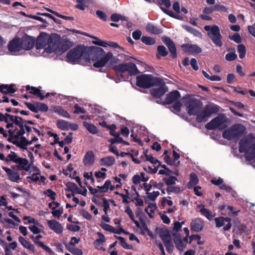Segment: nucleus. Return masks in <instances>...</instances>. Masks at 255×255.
<instances>
[{
    "label": "nucleus",
    "instance_id": "nucleus-1",
    "mask_svg": "<svg viewBox=\"0 0 255 255\" xmlns=\"http://www.w3.org/2000/svg\"><path fill=\"white\" fill-rule=\"evenodd\" d=\"M86 59L95 61L93 66L96 68H102L113 57L112 53L109 52L106 54L104 50L97 46H86Z\"/></svg>",
    "mask_w": 255,
    "mask_h": 255
},
{
    "label": "nucleus",
    "instance_id": "nucleus-2",
    "mask_svg": "<svg viewBox=\"0 0 255 255\" xmlns=\"http://www.w3.org/2000/svg\"><path fill=\"white\" fill-rule=\"evenodd\" d=\"M51 49L50 53L55 52L58 54L66 52L73 46V42L67 38L62 39L58 34L55 35L54 39H51Z\"/></svg>",
    "mask_w": 255,
    "mask_h": 255
},
{
    "label": "nucleus",
    "instance_id": "nucleus-3",
    "mask_svg": "<svg viewBox=\"0 0 255 255\" xmlns=\"http://www.w3.org/2000/svg\"><path fill=\"white\" fill-rule=\"evenodd\" d=\"M163 83V80L151 75L142 74L136 77V85L140 88H149Z\"/></svg>",
    "mask_w": 255,
    "mask_h": 255
},
{
    "label": "nucleus",
    "instance_id": "nucleus-4",
    "mask_svg": "<svg viewBox=\"0 0 255 255\" xmlns=\"http://www.w3.org/2000/svg\"><path fill=\"white\" fill-rule=\"evenodd\" d=\"M86 46L79 45L68 52L66 58L68 62L75 64L79 62L82 57L86 59Z\"/></svg>",
    "mask_w": 255,
    "mask_h": 255
},
{
    "label": "nucleus",
    "instance_id": "nucleus-5",
    "mask_svg": "<svg viewBox=\"0 0 255 255\" xmlns=\"http://www.w3.org/2000/svg\"><path fill=\"white\" fill-rule=\"evenodd\" d=\"M113 70L116 72L118 76L122 77V74L128 72L130 76H134L139 73L135 64L132 62L115 65L113 66Z\"/></svg>",
    "mask_w": 255,
    "mask_h": 255
},
{
    "label": "nucleus",
    "instance_id": "nucleus-6",
    "mask_svg": "<svg viewBox=\"0 0 255 255\" xmlns=\"http://www.w3.org/2000/svg\"><path fill=\"white\" fill-rule=\"evenodd\" d=\"M245 131V128L243 125H234L223 132L222 137L228 140L237 139L242 136Z\"/></svg>",
    "mask_w": 255,
    "mask_h": 255
},
{
    "label": "nucleus",
    "instance_id": "nucleus-7",
    "mask_svg": "<svg viewBox=\"0 0 255 255\" xmlns=\"http://www.w3.org/2000/svg\"><path fill=\"white\" fill-rule=\"evenodd\" d=\"M204 29L208 32L209 37L217 47H221L223 45L222 36L218 26L216 25H206L204 26Z\"/></svg>",
    "mask_w": 255,
    "mask_h": 255
},
{
    "label": "nucleus",
    "instance_id": "nucleus-8",
    "mask_svg": "<svg viewBox=\"0 0 255 255\" xmlns=\"http://www.w3.org/2000/svg\"><path fill=\"white\" fill-rule=\"evenodd\" d=\"M55 35L49 36L48 34L45 32H42L40 33L39 35L37 38V41L35 45L37 49H40L45 48L46 51L48 53H50V50L51 49V39H54Z\"/></svg>",
    "mask_w": 255,
    "mask_h": 255
},
{
    "label": "nucleus",
    "instance_id": "nucleus-9",
    "mask_svg": "<svg viewBox=\"0 0 255 255\" xmlns=\"http://www.w3.org/2000/svg\"><path fill=\"white\" fill-rule=\"evenodd\" d=\"M219 111L220 107L217 105H206L204 108L196 115V121L201 123L206 118L210 117L212 114H217Z\"/></svg>",
    "mask_w": 255,
    "mask_h": 255
},
{
    "label": "nucleus",
    "instance_id": "nucleus-10",
    "mask_svg": "<svg viewBox=\"0 0 255 255\" xmlns=\"http://www.w3.org/2000/svg\"><path fill=\"white\" fill-rule=\"evenodd\" d=\"M219 111L220 107L217 105H206L204 108L196 115V121L201 123L206 118L210 117L212 114H217Z\"/></svg>",
    "mask_w": 255,
    "mask_h": 255
},
{
    "label": "nucleus",
    "instance_id": "nucleus-11",
    "mask_svg": "<svg viewBox=\"0 0 255 255\" xmlns=\"http://www.w3.org/2000/svg\"><path fill=\"white\" fill-rule=\"evenodd\" d=\"M219 111L220 107L217 105H206L204 108L196 115V121L201 123L206 118L210 117L212 114H217Z\"/></svg>",
    "mask_w": 255,
    "mask_h": 255
},
{
    "label": "nucleus",
    "instance_id": "nucleus-12",
    "mask_svg": "<svg viewBox=\"0 0 255 255\" xmlns=\"http://www.w3.org/2000/svg\"><path fill=\"white\" fill-rule=\"evenodd\" d=\"M203 106L202 102L199 100L195 98H190L188 105L186 107V110L189 115H196Z\"/></svg>",
    "mask_w": 255,
    "mask_h": 255
},
{
    "label": "nucleus",
    "instance_id": "nucleus-13",
    "mask_svg": "<svg viewBox=\"0 0 255 255\" xmlns=\"http://www.w3.org/2000/svg\"><path fill=\"white\" fill-rule=\"evenodd\" d=\"M227 118L224 114H220L212 119L205 125V128L208 130H214L219 128L221 126L226 123Z\"/></svg>",
    "mask_w": 255,
    "mask_h": 255
},
{
    "label": "nucleus",
    "instance_id": "nucleus-14",
    "mask_svg": "<svg viewBox=\"0 0 255 255\" xmlns=\"http://www.w3.org/2000/svg\"><path fill=\"white\" fill-rule=\"evenodd\" d=\"M255 142V140L252 138L248 137H244L239 141V152L246 154L250 150Z\"/></svg>",
    "mask_w": 255,
    "mask_h": 255
},
{
    "label": "nucleus",
    "instance_id": "nucleus-15",
    "mask_svg": "<svg viewBox=\"0 0 255 255\" xmlns=\"http://www.w3.org/2000/svg\"><path fill=\"white\" fill-rule=\"evenodd\" d=\"M162 42L168 47L171 56L173 59H175L177 57V49L174 42L168 37L164 36L162 38Z\"/></svg>",
    "mask_w": 255,
    "mask_h": 255
},
{
    "label": "nucleus",
    "instance_id": "nucleus-16",
    "mask_svg": "<svg viewBox=\"0 0 255 255\" xmlns=\"http://www.w3.org/2000/svg\"><path fill=\"white\" fill-rule=\"evenodd\" d=\"M15 163L17 165H13L11 167L14 169H16V170H23L28 171L30 168V164L29 163L28 159L25 158L19 157Z\"/></svg>",
    "mask_w": 255,
    "mask_h": 255
},
{
    "label": "nucleus",
    "instance_id": "nucleus-17",
    "mask_svg": "<svg viewBox=\"0 0 255 255\" xmlns=\"http://www.w3.org/2000/svg\"><path fill=\"white\" fill-rule=\"evenodd\" d=\"M204 226L205 222L201 218H193L190 223L191 230L195 232H199L202 231Z\"/></svg>",
    "mask_w": 255,
    "mask_h": 255
},
{
    "label": "nucleus",
    "instance_id": "nucleus-18",
    "mask_svg": "<svg viewBox=\"0 0 255 255\" xmlns=\"http://www.w3.org/2000/svg\"><path fill=\"white\" fill-rule=\"evenodd\" d=\"M22 49L29 50L31 49L35 43V38L28 35L20 38Z\"/></svg>",
    "mask_w": 255,
    "mask_h": 255
},
{
    "label": "nucleus",
    "instance_id": "nucleus-19",
    "mask_svg": "<svg viewBox=\"0 0 255 255\" xmlns=\"http://www.w3.org/2000/svg\"><path fill=\"white\" fill-rule=\"evenodd\" d=\"M7 48L11 52L20 51L22 49L20 38L18 37L13 38L9 42Z\"/></svg>",
    "mask_w": 255,
    "mask_h": 255
},
{
    "label": "nucleus",
    "instance_id": "nucleus-20",
    "mask_svg": "<svg viewBox=\"0 0 255 255\" xmlns=\"http://www.w3.org/2000/svg\"><path fill=\"white\" fill-rule=\"evenodd\" d=\"M160 87L153 88L151 90V95L156 99H160V98L167 92V88L166 87L164 82L159 85Z\"/></svg>",
    "mask_w": 255,
    "mask_h": 255
},
{
    "label": "nucleus",
    "instance_id": "nucleus-21",
    "mask_svg": "<svg viewBox=\"0 0 255 255\" xmlns=\"http://www.w3.org/2000/svg\"><path fill=\"white\" fill-rule=\"evenodd\" d=\"M181 47L185 52L190 54H199L202 51V49L196 44H183Z\"/></svg>",
    "mask_w": 255,
    "mask_h": 255
},
{
    "label": "nucleus",
    "instance_id": "nucleus-22",
    "mask_svg": "<svg viewBox=\"0 0 255 255\" xmlns=\"http://www.w3.org/2000/svg\"><path fill=\"white\" fill-rule=\"evenodd\" d=\"M181 97V95L178 91H172L166 95L165 101L163 102V105H170L177 101Z\"/></svg>",
    "mask_w": 255,
    "mask_h": 255
},
{
    "label": "nucleus",
    "instance_id": "nucleus-23",
    "mask_svg": "<svg viewBox=\"0 0 255 255\" xmlns=\"http://www.w3.org/2000/svg\"><path fill=\"white\" fill-rule=\"evenodd\" d=\"M2 169L6 173L9 180L13 182H18L19 180L20 179L18 172L17 171H14L11 169L4 166L2 167Z\"/></svg>",
    "mask_w": 255,
    "mask_h": 255
},
{
    "label": "nucleus",
    "instance_id": "nucleus-24",
    "mask_svg": "<svg viewBox=\"0 0 255 255\" xmlns=\"http://www.w3.org/2000/svg\"><path fill=\"white\" fill-rule=\"evenodd\" d=\"M47 224L49 228L58 234L63 232V227L61 224L55 220H48Z\"/></svg>",
    "mask_w": 255,
    "mask_h": 255
},
{
    "label": "nucleus",
    "instance_id": "nucleus-25",
    "mask_svg": "<svg viewBox=\"0 0 255 255\" xmlns=\"http://www.w3.org/2000/svg\"><path fill=\"white\" fill-rule=\"evenodd\" d=\"M29 238L35 244H37L38 246L42 248L49 254H51L53 253L52 250L49 247L45 245L43 242L39 241L40 239L42 238V236L41 235H37L35 237L33 235H30L29 236Z\"/></svg>",
    "mask_w": 255,
    "mask_h": 255
},
{
    "label": "nucleus",
    "instance_id": "nucleus-26",
    "mask_svg": "<svg viewBox=\"0 0 255 255\" xmlns=\"http://www.w3.org/2000/svg\"><path fill=\"white\" fill-rule=\"evenodd\" d=\"M173 242L175 245L176 248L181 251H183L185 248L186 245L184 244L183 240L181 239V237L179 233L172 234Z\"/></svg>",
    "mask_w": 255,
    "mask_h": 255
},
{
    "label": "nucleus",
    "instance_id": "nucleus-27",
    "mask_svg": "<svg viewBox=\"0 0 255 255\" xmlns=\"http://www.w3.org/2000/svg\"><path fill=\"white\" fill-rule=\"evenodd\" d=\"M83 163L85 166L92 165L94 163V154L92 151H88L83 158Z\"/></svg>",
    "mask_w": 255,
    "mask_h": 255
},
{
    "label": "nucleus",
    "instance_id": "nucleus-28",
    "mask_svg": "<svg viewBox=\"0 0 255 255\" xmlns=\"http://www.w3.org/2000/svg\"><path fill=\"white\" fill-rule=\"evenodd\" d=\"M51 110L61 117L68 119H70L71 117L68 112L60 106H53L51 107Z\"/></svg>",
    "mask_w": 255,
    "mask_h": 255
},
{
    "label": "nucleus",
    "instance_id": "nucleus-29",
    "mask_svg": "<svg viewBox=\"0 0 255 255\" xmlns=\"http://www.w3.org/2000/svg\"><path fill=\"white\" fill-rule=\"evenodd\" d=\"M14 85L1 84L0 85V92L3 94H11L15 92L16 90L13 88Z\"/></svg>",
    "mask_w": 255,
    "mask_h": 255
},
{
    "label": "nucleus",
    "instance_id": "nucleus-30",
    "mask_svg": "<svg viewBox=\"0 0 255 255\" xmlns=\"http://www.w3.org/2000/svg\"><path fill=\"white\" fill-rule=\"evenodd\" d=\"M146 30L148 32L155 35L160 34L162 32V29L159 27L149 23L146 26Z\"/></svg>",
    "mask_w": 255,
    "mask_h": 255
},
{
    "label": "nucleus",
    "instance_id": "nucleus-31",
    "mask_svg": "<svg viewBox=\"0 0 255 255\" xmlns=\"http://www.w3.org/2000/svg\"><path fill=\"white\" fill-rule=\"evenodd\" d=\"M197 207L200 209L199 212L201 214L206 217L209 220H212L213 217L214 216V215H213L211 211L205 208V206L204 204H199L197 206Z\"/></svg>",
    "mask_w": 255,
    "mask_h": 255
},
{
    "label": "nucleus",
    "instance_id": "nucleus-32",
    "mask_svg": "<svg viewBox=\"0 0 255 255\" xmlns=\"http://www.w3.org/2000/svg\"><path fill=\"white\" fill-rule=\"evenodd\" d=\"M115 162V158L112 156L102 158L100 160V164L101 166H111L114 164Z\"/></svg>",
    "mask_w": 255,
    "mask_h": 255
},
{
    "label": "nucleus",
    "instance_id": "nucleus-33",
    "mask_svg": "<svg viewBox=\"0 0 255 255\" xmlns=\"http://www.w3.org/2000/svg\"><path fill=\"white\" fill-rule=\"evenodd\" d=\"M15 145L21 149H24V150H27V146L28 145H30L32 144V141L28 140L25 137H24L23 135L22 137H21V140L20 141L18 142H14Z\"/></svg>",
    "mask_w": 255,
    "mask_h": 255
},
{
    "label": "nucleus",
    "instance_id": "nucleus-34",
    "mask_svg": "<svg viewBox=\"0 0 255 255\" xmlns=\"http://www.w3.org/2000/svg\"><path fill=\"white\" fill-rule=\"evenodd\" d=\"M25 88L27 91H29V93L35 96H38L41 100H43L44 99V95L41 93L39 88L29 85H27Z\"/></svg>",
    "mask_w": 255,
    "mask_h": 255
},
{
    "label": "nucleus",
    "instance_id": "nucleus-35",
    "mask_svg": "<svg viewBox=\"0 0 255 255\" xmlns=\"http://www.w3.org/2000/svg\"><path fill=\"white\" fill-rule=\"evenodd\" d=\"M18 241L19 243L26 249L29 251L34 253L35 251V248L33 245L30 244V242L27 241L22 236L18 237Z\"/></svg>",
    "mask_w": 255,
    "mask_h": 255
},
{
    "label": "nucleus",
    "instance_id": "nucleus-36",
    "mask_svg": "<svg viewBox=\"0 0 255 255\" xmlns=\"http://www.w3.org/2000/svg\"><path fill=\"white\" fill-rule=\"evenodd\" d=\"M199 179L197 175L192 172L190 174V181L187 184V187L189 189H192L193 186L198 183Z\"/></svg>",
    "mask_w": 255,
    "mask_h": 255
},
{
    "label": "nucleus",
    "instance_id": "nucleus-37",
    "mask_svg": "<svg viewBox=\"0 0 255 255\" xmlns=\"http://www.w3.org/2000/svg\"><path fill=\"white\" fill-rule=\"evenodd\" d=\"M56 125L57 128L59 129L65 130H68L70 128L71 124L69 122L65 121L63 120H58L57 121Z\"/></svg>",
    "mask_w": 255,
    "mask_h": 255
},
{
    "label": "nucleus",
    "instance_id": "nucleus-38",
    "mask_svg": "<svg viewBox=\"0 0 255 255\" xmlns=\"http://www.w3.org/2000/svg\"><path fill=\"white\" fill-rule=\"evenodd\" d=\"M159 235L163 242L172 239L170 232L167 229L163 230L160 229L159 232Z\"/></svg>",
    "mask_w": 255,
    "mask_h": 255
},
{
    "label": "nucleus",
    "instance_id": "nucleus-39",
    "mask_svg": "<svg viewBox=\"0 0 255 255\" xmlns=\"http://www.w3.org/2000/svg\"><path fill=\"white\" fill-rule=\"evenodd\" d=\"M83 125L84 126V127L86 128L90 133L93 134L97 133L98 130L97 127L95 125L89 123L87 122H84L83 123Z\"/></svg>",
    "mask_w": 255,
    "mask_h": 255
},
{
    "label": "nucleus",
    "instance_id": "nucleus-40",
    "mask_svg": "<svg viewBox=\"0 0 255 255\" xmlns=\"http://www.w3.org/2000/svg\"><path fill=\"white\" fill-rule=\"evenodd\" d=\"M157 51L158 54H156V58L157 59H160V56L165 57L168 54V52L166 47L163 45L158 46L157 47Z\"/></svg>",
    "mask_w": 255,
    "mask_h": 255
},
{
    "label": "nucleus",
    "instance_id": "nucleus-41",
    "mask_svg": "<svg viewBox=\"0 0 255 255\" xmlns=\"http://www.w3.org/2000/svg\"><path fill=\"white\" fill-rule=\"evenodd\" d=\"M139 221L142 225V228L143 230V231L141 230L140 232V234L142 235H145L144 231H146L147 232V234L148 236H149L150 237H153V234L148 229L147 225H146V223L143 221V220L142 218H139Z\"/></svg>",
    "mask_w": 255,
    "mask_h": 255
},
{
    "label": "nucleus",
    "instance_id": "nucleus-42",
    "mask_svg": "<svg viewBox=\"0 0 255 255\" xmlns=\"http://www.w3.org/2000/svg\"><path fill=\"white\" fill-rule=\"evenodd\" d=\"M182 27L187 32L192 34L196 37H200L201 33L200 31L188 25H183Z\"/></svg>",
    "mask_w": 255,
    "mask_h": 255
},
{
    "label": "nucleus",
    "instance_id": "nucleus-43",
    "mask_svg": "<svg viewBox=\"0 0 255 255\" xmlns=\"http://www.w3.org/2000/svg\"><path fill=\"white\" fill-rule=\"evenodd\" d=\"M157 206L155 203H150L148 205L147 208L145 209V211L148 214L150 218L153 217L152 214L154 213V211L156 209Z\"/></svg>",
    "mask_w": 255,
    "mask_h": 255
},
{
    "label": "nucleus",
    "instance_id": "nucleus-44",
    "mask_svg": "<svg viewBox=\"0 0 255 255\" xmlns=\"http://www.w3.org/2000/svg\"><path fill=\"white\" fill-rule=\"evenodd\" d=\"M144 154L146 157V160L149 161L153 164L154 166L158 164V166H160V162L157 159L154 158L152 155L147 154V150L144 151Z\"/></svg>",
    "mask_w": 255,
    "mask_h": 255
},
{
    "label": "nucleus",
    "instance_id": "nucleus-45",
    "mask_svg": "<svg viewBox=\"0 0 255 255\" xmlns=\"http://www.w3.org/2000/svg\"><path fill=\"white\" fill-rule=\"evenodd\" d=\"M245 157L248 161H251L255 158V142L250 150L246 154Z\"/></svg>",
    "mask_w": 255,
    "mask_h": 255
},
{
    "label": "nucleus",
    "instance_id": "nucleus-46",
    "mask_svg": "<svg viewBox=\"0 0 255 255\" xmlns=\"http://www.w3.org/2000/svg\"><path fill=\"white\" fill-rule=\"evenodd\" d=\"M2 224H4L3 227L5 228H14L16 226V224L12 220L7 218H3Z\"/></svg>",
    "mask_w": 255,
    "mask_h": 255
},
{
    "label": "nucleus",
    "instance_id": "nucleus-47",
    "mask_svg": "<svg viewBox=\"0 0 255 255\" xmlns=\"http://www.w3.org/2000/svg\"><path fill=\"white\" fill-rule=\"evenodd\" d=\"M141 40L143 43L148 45H152L156 42L154 38L146 36H143L141 38Z\"/></svg>",
    "mask_w": 255,
    "mask_h": 255
},
{
    "label": "nucleus",
    "instance_id": "nucleus-48",
    "mask_svg": "<svg viewBox=\"0 0 255 255\" xmlns=\"http://www.w3.org/2000/svg\"><path fill=\"white\" fill-rule=\"evenodd\" d=\"M100 226L104 230H106V231H109L111 233H116V234H121V232L120 231H117L115 228L112 226H111L110 225H109V224H105V223H103V224H101L100 225Z\"/></svg>",
    "mask_w": 255,
    "mask_h": 255
},
{
    "label": "nucleus",
    "instance_id": "nucleus-49",
    "mask_svg": "<svg viewBox=\"0 0 255 255\" xmlns=\"http://www.w3.org/2000/svg\"><path fill=\"white\" fill-rule=\"evenodd\" d=\"M237 51L239 53V57L241 59H243L245 57L246 53V47L244 44H239L237 46Z\"/></svg>",
    "mask_w": 255,
    "mask_h": 255
},
{
    "label": "nucleus",
    "instance_id": "nucleus-50",
    "mask_svg": "<svg viewBox=\"0 0 255 255\" xmlns=\"http://www.w3.org/2000/svg\"><path fill=\"white\" fill-rule=\"evenodd\" d=\"M89 37L95 39L94 41H92V43L95 45H97L105 47H107V45H108V44L106 41L100 39L96 36L90 35V36Z\"/></svg>",
    "mask_w": 255,
    "mask_h": 255
},
{
    "label": "nucleus",
    "instance_id": "nucleus-51",
    "mask_svg": "<svg viewBox=\"0 0 255 255\" xmlns=\"http://www.w3.org/2000/svg\"><path fill=\"white\" fill-rule=\"evenodd\" d=\"M115 237L119 240L120 244L124 249L128 250L132 248L131 245H129L126 243L124 238L121 236L118 237L117 236H115Z\"/></svg>",
    "mask_w": 255,
    "mask_h": 255
},
{
    "label": "nucleus",
    "instance_id": "nucleus-52",
    "mask_svg": "<svg viewBox=\"0 0 255 255\" xmlns=\"http://www.w3.org/2000/svg\"><path fill=\"white\" fill-rule=\"evenodd\" d=\"M177 180V178L173 176H169L168 178L164 177L163 178V181L168 186L175 184V182Z\"/></svg>",
    "mask_w": 255,
    "mask_h": 255
},
{
    "label": "nucleus",
    "instance_id": "nucleus-53",
    "mask_svg": "<svg viewBox=\"0 0 255 255\" xmlns=\"http://www.w3.org/2000/svg\"><path fill=\"white\" fill-rule=\"evenodd\" d=\"M111 181L110 180H106L103 186H98L97 187L99 189V192L102 193L107 192L111 185Z\"/></svg>",
    "mask_w": 255,
    "mask_h": 255
},
{
    "label": "nucleus",
    "instance_id": "nucleus-54",
    "mask_svg": "<svg viewBox=\"0 0 255 255\" xmlns=\"http://www.w3.org/2000/svg\"><path fill=\"white\" fill-rule=\"evenodd\" d=\"M24 121H25V120H23L22 118L16 116L15 117L13 123L17 126L19 128L23 129V126L25 125Z\"/></svg>",
    "mask_w": 255,
    "mask_h": 255
},
{
    "label": "nucleus",
    "instance_id": "nucleus-55",
    "mask_svg": "<svg viewBox=\"0 0 255 255\" xmlns=\"http://www.w3.org/2000/svg\"><path fill=\"white\" fill-rule=\"evenodd\" d=\"M163 244L166 247L167 252L170 253L173 252L174 246L172 241V239L163 242Z\"/></svg>",
    "mask_w": 255,
    "mask_h": 255
},
{
    "label": "nucleus",
    "instance_id": "nucleus-56",
    "mask_svg": "<svg viewBox=\"0 0 255 255\" xmlns=\"http://www.w3.org/2000/svg\"><path fill=\"white\" fill-rule=\"evenodd\" d=\"M160 167H161L164 169L160 170L159 171L158 174H161V175H169L170 174L172 173V171L168 168L166 165L165 164H161L160 163Z\"/></svg>",
    "mask_w": 255,
    "mask_h": 255
},
{
    "label": "nucleus",
    "instance_id": "nucleus-57",
    "mask_svg": "<svg viewBox=\"0 0 255 255\" xmlns=\"http://www.w3.org/2000/svg\"><path fill=\"white\" fill-rule=\"evenodd\" d=\"M237 58V55L236 54L235 49L230 53H227L225 56V59L228 61H232Z\"/></svg>",
    "mask_w": 255,
    "mask_h": 255
},
{
    "label": "nucleus",
    "instance_id": "nucleus-58",
    "mask_svg": "<svg viewBox=\"0 0 255 255\" xmlns=\"http://www.w3.org/2000/svg\"><path fill=\"white\" fill-rule=\"evenodd\" d=\"M213 6L215 11H222L225 12H227L228 11V8L223 5L217 4Z\"/></svg>",
    "mask_w": 255,
    "mask_h": 255
},
{
    "label": "nucleus",
    "instance_id": "nucleus-59",
    "mask_svg": "<svg viewBox=\"0 0 255 255\" xmlns=\"http://www.w3.org/2000/svg\"><path fill=\"white\" fill-rule=\"evenodd\" d=\"M97 235L99 239L96 240L94 242L95 245L102 244L105 242V238L104 235L101 232H98Z\"/></svg>",
    "mask_w": 255,
    "mask_h": 255
},
{
    "label": "nucleus",
    "instance_id": "nucleus-60",
    "mask_svg": "<svg viewBox=\"0 0 255 255\" xmlns=\"http://www.w3.org/2000/svg\"><path fill=\"white\" fill-rule=\"evenodd\" d=\"M154 2L160 5L164 4L167 8L171 6L170 0H154Z\"/></svg>",
    "mask_w": 255,
    "mask_h": 255
},
{
    "label": "nucleus",
    "instance_id": "nucleus-61",
    "mask_svg": "<svg viewBox=\"0 0 255 255\" xmlns=\"http://www.w3.org/2000/svg\"><path fill=\"white\" fill-rule=\"evenodd\" d=\"M230 39L234 41L237 43H240L242 42V39L239 33H236L232 36H229Z\"/></svg>",
    "mask_w": 255,
    "mask_h": 255
},
{
    "label": "nucleus",
    "instance_id": "nucleus-62",
    "mask_svg": "<svg viewBox=\"0 0 255 255\" xmlns=\"http://www.w3.org/2000/svg\"><path fill=\"white\" fill-rule=\"evenodd\" d=\"M65 185L66 186V188H65V191L74 192V189H75L76 184L74 182H68L65 184Z\"/></svg>",
    "mask_w": 255,
    "mask_h": 255
},
{
    "label": "nucleus",
    "instance_id": "nucleus-63",
    "mask_svg": "<svg viewBox=\"0 0 255 255\" xmlns=\"http://www.w3.org/2000/svg\"><path fill=\"white\" fill-rule=\"evenodd\" d=\"M147 195V197L151 201H155L157 197L159 195V192L158 191H153L152 193H146Z\"/></svg>",
    "mask_w": 255,
    "mask_h": 255
},
{
    "label": "nucleus",
    "instance_id": "nucleus-64",
    "mask_svg": "<svg viewBox=\"0 0 255 255\" xmlns=\"http://www.w3.org/2000/svg\"><path fill=\"white\" fill-rule=\"evenodd\" d=\"M68 251L73 255H82L83 252L81 249L75 248H68Z\"/></svg>",
    "mask_w": 255,
    "mask_h": 255
}]
</instances>
